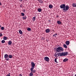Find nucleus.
Listing matches in <instances>:
<instances>
[{"mask_svg":"<svg viewBox=\"0 0 76 76\" xmlns=\"http://www.w3.org/2000/svg\"><path fill=\"white\" fill-rule=\"evenodd\" d=\"M23 12H25V10H22Z\"/></svg>","mask_w":76,"mask_h":76,"instance_id":"obj_33","label":"nucleus"},{"mask_svg":"<svg viewBox=\"0 0 76 76\" xmlns=\"http://www.w3.org/2000/svg\"><path fill=\"white\" fill-rule=\"evenodd\" d=\"M69 6L66 5H65V7L63 9V10L64 12H66V11L69 10Z\"/></svg>","mask_w":76,"mask_h":76,"instance_id":"obj_3","label":"nucleus"},{"mask_svg":"<svg viewBox=\"0 0 76 76\" xmlns=\"http://www.w3.org/2000/svg\"><path fill=\"white\" fill-rule=\"evenodd\" d=\"M49 7L50 9H52V8H53V5H52L51 4H50L49 5Z\"/></svg>","mask_w":76,"mask_h":76,"instance_id":"obj_13","label":"nucleus"},{"mask_svg":"<svg viewBox=\"0 0 76 76\" xmlns=\"http://www.w3.org/2000/svg\"><path fill=\"white\" fill-rule=\"evenodd\" d=\"M50 20H49V22H50Z\"/></svg>","mask_w":76,"mask_h":76,"instance_id":"obj_37","label":"nucleus"},{"mask_svg":"<svg viewBox=\"0 0 76 76\" xmlns=\"http://www.w3.org/2000/svg\"><path fill=\"white\" fill-rule=\"evenodd\" d=\"M8 45H11L12 44V41H9L8 43Z\"/></svg>","mask_w":76,"mask_h":76,"instance_id":"obj_11","label":"nucleus"},{"mask_svg":"<svg viewBox=\"0 0 76 76\" xmlns=\"http://www.w3.org/2000/svg\"><path fill=\"white\" fill-rule=\"evenodd\" d=\"M23 19H27V17H26V15H25V16H24L23 17Z\"/></svg>","mask_w":76,"mask_h":76,"instance_id":"obj_20","label":"nucleus"},{"mask_svg":"<svg viewBox=\"0 0 76 76\" xmlns=\"http://www.w3.org/2000/svg\"><path fill=\"white\" fill-rule=\"evenodd\" d=\"M72 6L73 7H76V3H73Z\"/></svg>","mask_w":76,"mask_h":76,"instance_id":"obj_9","label":"nucleus"},{"mask_svg":"<svg viewBox=\"0 0 76 76\" xmlns=\"http://www.w3.org/2000/svg\"><path fill=\"white\" fill-rule=\"evenodd\" d=\"M3 34L1 33H0V37H2Z\"/></svg>","mask_w":76,"mask_h":76,"instance_id":"obj_32","label":"nucleus"},{"mask_svg":"<svg viewBox=\"0 0 76 76\" xmlns=\"http://www.w3.org/2000/svg\"><path fill=\"white\" fill-rule=\"evenodd\" d=\"M37 10L39 12H41L42 10L41 8H38Z\"/></svg>","mask_w":76,"mask_h":76,"instance_id":"obj_17","label":"nucleus"},{"mask_svg":"<svg viewBox=\"0 0 76 76\" xmlns=\"http://www.w3.org/2000/svg\"><path fill=\"white\" fill-rule=\"evenodd\" d=\"M4 28L3 27H1V30H3L4 29Z\"/></svg>","mask_w":76,"mask_h":76,"instance_id":"obj_31","label":"nucleus"},{"mask_svg":"<svg viewBox=\"0 0 76 76\" xmlns=\"http://www.w3.org/2000/svg\"><path fill=\"white\" fill-rule=\"evenodd\" d=\"M70 43V42H69V41H67L66 42V45H69V43Z\"/></svg>","mask_w":76,"mask_h":76,"instance_id":"obj_12","label":"nucleus"},{"mask_svg":"<svg viewBox=\"0 0 76 76\" xmlns=\"http://www.w3.org/2000/svg\"><path fill=\"white\" fill-rule=\"evenodd\" d=\"M19 76H22V75L21 74H20L19 75Z\"/></svg>","mask_w":76,"mask_h":76,"instance_id":"obj_35","label":"nucleus"},{"mask_svg":"<svg viewBox=\"0 0 76 76\" xmlns=\"http://www.w3.org/2000/svg\"><path fill=\"white\" fill-rule=\"evenodd\" d=\"M65 6H66V4H61L60 6V7L61 9H64V7H65Z\"/></svg>","mask_w":76,"mask_h":76,"instance_id":"obj_8","label":"nucleus"},{"mask_svg":"<svg viewBox=\"0 0 76 76\" xmlns=\"http://www.w3.org/2000/svg\"><path fill=\"white\" fill-rule=\"evenodd\" d=\"M56 50L57 53H63L64 51V49L61 47H58L56 49Z\"/></svg>","mask_w":76,"mask_h":76,"instance_id":"obj_2","label":"nucleus"},{"mask_svg":"<svg viewBox=\"0 0 76 76\" xmlns=\"http://www.w3.org/2000/svg\"><path fill=\"white\" fill-rule=\"evenodd\" d=\"M21 15L22 16H25V14L24 13L22 12L21 13Z\"/></svg>","mask_w":76,"mask_h":76,"instance_id":"obj_26","label":"nucleus"},{"mask_svg":"<svg viewBox=\"0 0 76 76\" xmlns=\"http://www.w3.org/2000/svg\"><path fill=\"white\" fill-rule=\"evenodd\" d=\"M57 34L56 33L55 34L53 35V37H56V36H57Z\"/></svg>","mask_w":76,"mask_h":76,"instance_id":"obj_21","label":"nucleus"},{"mask_svg":"<svg viewBox=\"0 0 76 76\" xmlns=\"http://www.w3.org/2000/svg\"><path fill=\"white\" fill-rule=\"evenodd\" d=\"M63 47H64V48H67V45H65V44H64L63 45Z\"/></svg>","mask_w":76,"mask_h":76,"instance_id":"obj_19","label":"nucleus"},{"mask_svg":"<svg viewBox=\"0 0 76 76\" xmlns=\"http://www.w3.org/2000/svg\"><path fill=\"white\" fill-rule=\"evenodd\" d=\"M27 31H31V28H27Z\"/></svg>","mask_w":76,"mask_h":76,"instance_id":"obj_23","label":"nucleus"},{"mask_svg":"<svg viewBox=\"0 0 76 76\" xmlns=\"http://www.w3.org/2000/svg\"><path fill=\"white\" fill-rule=\"evenodd\" d=\"M1 42L3 44L4 43V42H5V41H4V40H2Z\"/></svg>","mask_w":76,"mask_h":76,"instance_id":"obj_28","label":"nucleus"},{"mask_svg":"<svg viewBox=\"0 0 76 76\" xmlns=\"http://www.w3.org/2000/svg\"><path fill=\"white\" fill-rule=\"evenodd\" d=\"M44 60L47 61V62H49V58L47 56L45 57L44 58Z\"/></svg>","mask_w":76,"mask_h":76,"instance_id":"obj_6","label":"nucleus"},{"mask_svg":"<svg viewBox=\"0 0 76 76\" xmlns=\"http://www.w3.org/2000/svg\"><path fill=\"white\" fill-rule=\"evenodd\" d=\"M20 34H22V31H21V30L20 29L19 31Z\"/></svg>","mask_w":76,"mask_h":76,"instance_id":"obj_18","label":"nucleus"},{"mask_svg":"<svg viewBox=\"0 0 76 76\" xmlns=\"http://www.w3.org/2000/svg\"><path fill=\"white\" fill-rule=\"evenodd\" d=\"M55 57H57L58 56L59 57H61V56H66V55L68 54V52H62V53H59L57 54L56 53Z\"/></svg>","mask_w":76,"mask_h":76,"instance_id":"obj_1","label":"nucleus"},{"mask_svg":"<svg viewBox=\"0 0 76 76\" xmlns=\"http://www.w3.org/2000/svg\"><path fill=\"white\" fill-rule=\"evenodd\" d=\"M36 17H33V21H35V19H36Z\"/></svg>","mask_w":76,"mask_h":76,"instance_id":"obj_25","label":"nucleus"},{"mask_svg":"<svg viewBox=\"0 0 76 76\" xmlns=\"http://www.w3.org/2000/svg\"><path fill=\"white\" fill-rule=\"evenodd\" d=\"M1 5H2V4L1 3V1H0V6Z\"/></svg>","mask_w":76,"mask_h":76,"instance_id":"obj_34","label":"nucleus"},{"mask_svg":"<svg viewBox=\"0 0 76 76\" xmlns=\"http://www.w3.org/2000/svg\"><path fill=\"white\" fill-rule=\"evenodd\" d=\"M57 23L58 25H61V21H60V20L58 21H57Z\"/></svg>","mask_w":76,"mask_h":76,"instance_id":"obj_14","label":"nucleus"},{"mask_svg":"<svg viewBox=\"0 0 76 76\" xmlns=\"http://www.w3.org/2000/svg\"><path fill=\"white\" fill-rule=\"evenodd\" d=\"M45 32L46 33H49L50 32V29H47L45 30Z\"/></svg>","mask_w":76,"mask_h":76,"instance_id":"obj_10","label":"nucleus"},{"mask_svg":"<svg viewBox=\"0 0 76 76\" xmlns=\"http://www.w3.org/2000/svg\"><path fill=\"white\" fill-rule=\"evenodd\" d=\"M34 68H31L30 70L31 71V73H32V74H33V73H35V70H34Z\"/></svg>","mask_w":76,"mask_h":76,"instance_id":"obj_7","label":"nucleus"},{"mask_svg":"<svg viewBox=\"0 0 76 76\" xmlns=\"http://www.w3.org/2000/svg\"><path fill=\"white\" fill-rule=\"evenodd\" d=\"M55 62H56V63H58V62H57V59L56 58L54 60Z\"/></svg>","mask_w":76,"mask_h":76,"instance_id":"obj_29","label":"nucleus"},{"mask_svg":"<svg viewBox=\"0 0 76 76\" xmlns=\"http://www.w3.org/2000/svg\"><path fill=\"white\" fill-rule=\"evenodd\" d=\"M67 60H68V59L65 58L63 60V62H66V61H67Z\"/></svg>","mask_w":76,"mask_h":76,"instance_id":"obj_15","label":"nucleus"},{"mask_svg":"<svg viewBox=\"0 0 76 76\" xmlns=\"http://www.w3.org/2000/svg\"><path fill=\"white\" fill-rule=\"evenodd\" d=\"M8 58H12V55H8Z\"/></svg>","mask_w":76,"mask_h":76,"instance_id":"obj_16","label":"nucleus"},{"mask_svg":"<svg viewBox=\"0 0 76 76\" xmlns=\"http://www.w3.org/2000/svg\"><path fill=\"white\" fill-rule=\"evenodd\" d=\"M34 75V74H32V73H30V75L29 76H33Z\"/></svg>","mask_w":76,"mask_h":76,"instance_id":"obj_27","label":"nucleus"},{"mask_svg":"<svg viewBox=\"0 0 76 76\" xmlns=\"http://www.w3.org/2000/svg\"><path fill=\"white\" fill-rule=\"evenodd\" d=\"M9 55L7 54H5L4 55V57L5 59H6V60L7 61H9V58H8Z\"/></svg>","mask_w":76,"mask_h":76,"instance_id":"obj_4","label":"nucleus"},{"mask_svg":"<svg viewBox=\"0 0 76 76\" xmlns=\"http://www.w3.org/2000/svg\"><path fill=\"white\" fill-rule=\"evenodd\" d=\"M20 8H22V7H23V5L21 4L20 5Z\"/></svg>","mask_w":76,"mask_h":76,"instance_id":"obj_30","label":"nucleus"},{"mask_svg":"<svg viewBox=\"0 0 76 76\" xmlns=\"http://www.w3.org/2000/svg\"><path fill=\"white\" fill-rule=\"evenodd\" d=\"M75 76H76V75H75Z\"/></svg>","mask_w":76,"mask_h":76,"instance_id":"obj_38","label":"nucleus"},{"mask_svg":"<svg viewBox=\"0 0 76 76\" xmlns=\"http://www.w3.org/2000/svg\"><path fill=\"white\" fill-rule=\"evenodd\" d=\"M3 39L4 40H6L7 39V37H4Z\"/></svg>","mask_w":76,"mask_h":76,"instance_id":"obj_24","label":"nucleus"},{"mask_svg":"<svg viewBox=\"0 0 76 76\" xmlns=\"http://www.w3.org/2000/svg\"><path fill=\"white\" fill-rule=\"evenodd\" d=\"M1 25H0V28H1Z\"/></svg>","mask_w":76,"mask_h":76,"instance_id":"obj_36","label":"nucleus"},{"mask_svg":"<svg viewBox=\"0 0 76 76\" xmlns=\"http://www.w3.org/2000/svg\"><path fill=\"white\" fill-rule=\"evenodd\" d=\"M31 69L34 68L35 66V63H34L33 62H32L31 63Z\"/></svg>","mask_w":76,"mask_h":76,"instance_id":"obj_5","label":"nucleus"},{"mask_svg":"<svg viewBox=\"0 0 76 76\" xmlns=\"http://www.w3.org/2000/svg\"><path fill=\"white\" fill-rule=\"evenodd\" d=\"M39 1L40 3H43L42 0H39Z\"/></svg>","mask_w":76,"mask_h":76,"instance_id":"obj_22","label":"nucleus"}]
</instances>
